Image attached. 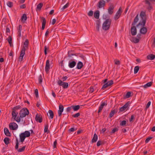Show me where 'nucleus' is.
Here are the masks:
<instances>
[{
	"mask_svg": "<svg viewBox=\"0 0 155 155\" xmlns=\"http://www.w3.org/2000/svg\"><path fill=\"white\" fill-rule=\"evenodd\" d=\"M140 16L139 23L137 26L138 28H140V33L142 34H144L146 33L147 31V28L144 27L146 20L145 12L143 11L141 12L140 13Z\"/></svg>",
	"mask_w": 155,
	"mask_h": 155,
	"instance_id": "obj_1",
	"label": "nucleus"
},
{
	"mask_svg": "<svg viewBox=\"0 0 155 155\" xmlns=\"http://www.w3.org/2000/svg\"><path fill=\"white\" fill-rule=\"evenodd\" d=\"M28 39L25 40L23 43V46L21 52V54L19 58V61H22L23 57L25 54V50L27 49L28 46Z\"/></svg>",
	"mask_w": 155,
	"mask_h": 155,
	"instance_id": "obj_2",
	"label": "nucleus"
},
{
	"mask_svg": "<svg viewBox=\"0 0 155 155\" xmlns=\"http://www.w3.org/2000/svg\"><path fill=\"white\" fill-rule=\"evenodd\" d=\"M30 135V133L28 131H26L24 132L21 133L19 135L20 141L21 142H23L25 138L29 137Z\"/></svg>",
	"mask_w": 155,
	"mask_h": 155,
	"instance_id": "obj_3",
	"label": "nucleus"
},
{
	"mask_svg": "<svg viewBox=\"0 0 155 155\" xmlns=\"http://www.w3.org/2000/svg\"><path fill=\"white\" fill-rule=\"evenodd\" d=\"M111 20L110 19L106 20L102 24V28L104 30L109 29L111 23Z\"/></svg>",
	"mask_w": 155,
	"mask_h": 155,
	"instance_id": "obj_4",
	"label": "nucleus"
},
{
	"mask_svg": "<svg viewBox=\"0 0 155 155\" xmlns=\"http://www.w3.org/2000/svg\"><path fill=\"white\" fill-rule=\"evenodd\" d=\"M29 114V112L28 110L26 108H23L20 110L19 112L20 117V118L25 117Z\"/></svg>",
	"mask_w": 155,
	"mask_h": 155,
	"instance_id": "obj_5",
	"label": "nucleus"
},
{
	"mask_svg": "<svg viewBox=\"0 0 155 155\" xmlns=\"http://www.w3.org/2000/svg\"><path fill=\"white\" fill-rule=\"evenodd\" d=\"M12 118H14V120H15L18 122H19L20 121V117H17V116L18 114V113L17 112L13 110L12 112Z\"/></svg>",
	"mask_w": 155,
	"mask_h": 155,
	"instance_id": "obj_6",
	"label": "nucleus"
},
{
	"mask_svg": "<svg viewBox=\"0 0 155 155\" xmlns=\"http://www.w3.org/2000/svg\"><path fill=\"white\" fill-rule=\"evenodd\" d=\"M58 84L60 86H62L64 89L67 88L68 87V83L63 82L61 80H59L58 81Z\"/></svg>",
	"mask_w": 155,
	"mask_h": 155,
	"instance_id": "obj_7",
	"label": "nucleus"
},
{
	"mask_svg": "<svg viewBox=\"0 0 155 155\" xmlns=\"http://www.w3.org/2000/svg\"><path fill=\"white\" fill-rule=\"evenodd\" d=\"M122 12V8L120 7L114 15V19L115 20H117L120 17Z\"/></svg>",
	"mask_w": 155,
	"mask_h": 155,
	"instance_id": "obj_8",
	"label": "nucleus"
},
{
	"mask_svg": "<svg viewBox=\"0 0 155 155\" xmlns=\"http://www.w3.org/2000/svg\"><path fill=\"white\" fill-rule=\"evenodd\" d=\"M153 1L155 2V0H146L145 1L146 6L148 10H150L152 8L151 3Z\"/></svg>",
	"mask_w": 155,
	"mask_h": 155,
	"instance_id": "obj_9",
	"label": "nucleus"
},
{
	"mask_svg": "<svg viewBox=\"0 0 155 155\" xmlns=\"http://www.w3.org/2000/svg\"><path fill=\"white\" fill-rule=\"evenodd\" d=\"M9 127L10 129L13 130H15L17 129L18 125L15 123L13 122L10 123Z\"/></svg>",
	"mask_w": 155,
	"mask_h": 155,
	"instance_id": "obj_10",
	"label": "nucleus"
},
{
	"mask_svg": "<svg viewBox=\"0 0 155 155\" xmlns=\"http://www.w3.org/2000/svg\"><path fill=\"white\" fill-rule=\"evenodd\" d=\"M113 84V80H111L108 81L103 86L101 89L104 90L106 88H107L109 86H111Z\"/></svg>",
	"mask_w": 155,
	"mask_h": 155,
	"instance_id": "obj_11",
	"label": "nucleus"
},
{
	"mask_svg": "<svg viewBox=\"0 0 155 155\" xmlns=\"http://www.w3.org/2000/svg\"><path fill=\"white\" fill-rule=\"evenodd\" d=\"M50 61L49 60H47L45 67V71L47 73H48L50 69Z\"/></svg>",
	"mask_w": 155,
	"mask_h": 155,
	"instance_id": "obj_12",
	"label": "nucleus"
},
{
	"mask_svg": "<svg viewBox=\"0 0 155 155\" xmlns=\"http://www.w3.org/2000/svg\"><path fill=\"white\" fill-rule=\"evenodd\" d=\"M107 105V103L106 102H102L101 104L99 107V109L98 110V112H100L103 108L104 106H106Z\"/></svg>",
	"mask_w": 155,
	"mask_h": 155,
	"instance_id": "obj_13",
	"label": "nucleus"
},
{
	"mask_svg": "<svg viewBox=\"0 0 155 155\" xmlns=\"http://www.w3.org/2000/svg\"><path fill=\"white\" fill-rule=\"evenodd\" d=\"M35 119L37 122H39V123H41L42 121L41 116L39 114H36Z\"/></svg>",
	"mask_w": 155,
	"mask_h": 155,
	"instance_id": "obj_14",
	"label": "nucleus"
},
{
	"mask_svg": "<svg viewBox=\"0 0 155 155\" xmlns=\"http://www.w3.org/2000/svg\"><path fill=\"white\" fill-rule=\"evenodd\" d=\"M129 104V102L126 103L124 106L121 107L120 109V110L121 111H123L127 109V108L128 107Z\"/></svg>",
	"mask_w": 155,
	"mask_h": 155,
	"instance_id": "obj_15",
	"label": "nucleus"
},
{
	"mask_svg": "<svg viewBox=\"0 0 155 155\" xmlns=\"http://www.w3.org/2000/svg\"><path fill=\"white\" fill-rule=\"evenodd\" d=\"M64 110V107L63 106L61 105H60L59 106V109L58 110V114L59 116H61L62 113L63 112Z\"/></svg>",
	"mask_w": 155,
	"mask_h": 155,
	"instance_id": "obj_16",
	"label": "nucleus"
},
{
	"mask_svg": "<svg viewBox=\"0 0 155 155\" xmlns=\"http://www.w3.org/2000/svg\"><path fill=\"white\" fill-rule=\"evenodd\" d=\"M131 33L133 35H135L137 34V29L135 26L132 27L131 29Z\"/></svg>",
	"mask_w": 155,
	"mask_h": 155,
	"instance_id": "obj_17",
	"label": "nucleus"
},
{
	"mask_svg": "<svg viewBox=\"0 0 155 155\" xmlns=\"http://www.w3.org/2000/svg\"><path fill=\"white\" fill-rule=\"evenodd\" d=\"M76 64V63L74 61L69 62L68 63V66L70 68H74Z\"/></svg>",
	"mask_w": 155,
	"mask_h": 155,
	"instance_id": "obj_18",
	"label": "nucleus"
},
{
	"mask_svg": "<svg viewBox=\"0 0 155 155\" xmlns=\"http://www.w3.org/2000/svg\"><path fill=\"white\" fill-rule=\"evenodd\" d=\"M105 5V2L104 0H101L99 2L98 7L99 8H102Z\"/></svg>",
	"mask_w": 155,
	"mask_h": 155,
	"instance_id": "obj_19",
	"label": "nucleus"
},
{
	"mask_svg": "<svg viewBox=\"0 0 155 155\" xmlns=\"http://www.w3.org/2000/svg\"><path fill=\"white\" fill-rule=\"evenodd\" d=\"M130 40L133 42L135 43H138L139 41V39L135 37H132L130 39Z\"/></svg>",
	"mask_w": 155,
	"mask_h": 155,
	"instance_id": "obj_20",
	"label": "nucleus"
},
{
	"mask_svg": "<svg viewBox=\"0 0 155 155\" xmlns=\"http://www.w3.org/2000/svg\"><path fill=\"white\" fill-rule=\"evenodd\" d=\"M114 7L113 6H111L109 8L108 10L109 14L111 15L113 14L114 12Z\"/></svg>",
	"mask_w": 155,
	"mask_h": 155,
	"instance_id": "obj_21",
	"label": "nucleus"
},
{
	"mask_svg": "<svg viewBox=\"0 0 155 155\" xmlns=\"http://www.w3.org/2000/svg\"><path fill=\"white\" fill-rule=\"evenodd\" d=\"M147 58L148 60H153L155 58V55L153 54H150L147 56Z\"/></svg>",
	"mask_w": 155,
	"mask_h": 155,
	"instance_id": "obj_22",
	"label": "nucleus"
},
{
	"mask_svg": "<svg viewBox=\"0 0 155 155\" xmlns=\"http://www.w3.org/2000/svg\"><path fill=\"white\" fill-rule=\"evenodd\" d=\"M99 11L98 10L96 11L94 13V17L96 19L99 18Z\"/></svg>",
	"mask_w": 155,
	"mask_h": 155,
	"instance_id": "obj_23",
	"label": "nucleus"
},
{
	"mask_svg": "<svg viewBox=\"0 0 155 155\" xmlns=\"http://www.w3.org/2000/svg\"><path fill=\"white\" fill-rule=\"evenodd\" d=\"M4 132L5 134L7 136H10V133L9 132L8 130L6 128H5L4 129Z\"/></svg>",
	"mask_w": 155,
	"mask_h": 155,
	"instance_id": "obj_24",
	"label": "nucleus"
},
{
	"mask_svg": "<svg viewBox=\"0 0 155 155\" xmlns=\"http://www.w3.org/2000/svg\"><path fill=\"white\" fill-rule=\"evenodd\" d=\"M46 23V21L45 19L44 18H43L41 28L42 30H44V29L45 27Z\"/></svg>",
	"mask_w": 155,
	"mask_h": 155,
	"instance_id": "obj_25",
	"label": "nucleus"
},
{
	"mask_svg": "<svg viewBox=\"0 0 155 155\" xmlns=\"http://www.w3.org/2000/svg\"><path fill=\"white\" fill-rule=\"evenodd\" d=\"M152 83L151 82H149L145 84L144 85L142 86L141 87H143L145 88H147L148 87H150L151 86Z\"/></svg>",
	"mask_w": 155,
	"mask_h": 155,
	"instance_id": "obj_26",
	"label": "nucleus"
},
{
	"mask_svg": "<svg viewBox=\"0 0 155 155\" xmlns=\"http://www.w3.org/2000/svg\"><path fill=\"white\" fill-rule=\"evenodd\" d=\"M83 64L81 61H79L77 64V68L78 69H81L83 67Z\"/></svg>",
	"mask_w": 155,
	"mask_h": 155,
	"instance_id": "obj_27",
	"label": "nucleus"
},
{
	"mask_svg": "<svg viewBox=\"0 0 155 155\" xmlns=\"http://www.w3.org/2000/svg\"><path fill=\"white\" fill-rule=\"evenodd\" d=\"M48 113L49 114V118L51 119L53 118L54 117V113L52 110H49L48 111Z\"/></svg>",
	"mask_w": 155,
	"mask_h": 155,
	"instance_id": "obj_28",
	"label": "nucleus"
},
{
	"mask_svg": "<svg viewBox=\"0 0 155 155\" xmlns=\"http://www.w3.org/2000/svg\"><path fill=\"white\" fill-rule=\"evenodd\" d=\"M97 135L95 134H94V137L92 138V142L93 143L94 142H95L97 141Z\"/></svg>",
	"mask_w": 155,
	"mask_h": 155,
	"instance_id": "obj_29",
	"label": "nucleus"
},
{
	"mask_svg": "<svg viewBox=\"0 0 155 155\" xmlns=\"http://www.w3.org/2000/svg\"><path fill=\"white\" fill-rule=\"evenodd\" d=\"M80 107L79 105L72 106V108L74 111H77L80 108Z\"/></svg>",
	"mask_w": 155,
	"mask_h": 155,
	"instance_id": "obj_30",
	"label": "nucleus"
},
{
	"mask_svg": "<svg viewBox=\"0 0 155 155\" xmlns=\"http://www.w3.org/2000/svg\"><path fill=\"white\" fill-rule=\"evenodd\" d=\"M101 24V22L99 20H97L96 22V27L98 31H99L100 25Z\"/></svg>",
	"mask_w": 155,
	"mask_h": 155,
	"instance_id": "obj_31",
	"label": "nucleus"
},
{
	"mask_svg": "<svg viewBox=\"0 0 155 155\" xmlns=\"http://www.w3.org/2000/svg\"><path fill=\"white\" fill-rule=\"evenodd\" d=\"M27 19V15L25 14H24L21 18V21L23 22H25Z\"/></svg>",
	"mask_w": 155,
	"mask_h": 155,
	"instance_id": "obj_32",
	"label": "nucleus"
},
{
	"mask_svg": "<svg viewBox=\"0 0 155 155\" xmlns=\"http://www.w3.org/2000/svg\"><path fill=\"white\" fill-rule=\"evenodd\" d=\"M138 16V15H137L136 16V17L135 18L134 20V22L132 24V25H135L138 22V21L139 20Z\"/></svg>",
	"mask_w": 155,
	"mask_h": 155,
	"instance_id": "obj_33",
	"label": "nucleus"
},
{
	"mask_svg": "<svg viewBox=\"0 0 155 155\" xmlns=\"http://www.w3.org/2000/svg\"><path fill=\"white\" fill-rule=\"evenodd\" d=\"M43 6V4L42 3H40L37 5L36 10H40Z\"/></svg>",
	"mask_w": 155,
	"mask_h": 155,
	"instance_id": "obj_34",
	"label": "nucleus"
},
{
	"mask_svg": "<svg viewBox=\"0 0 155 155\" xmlns=\"http://www.w3.org/2000/svg\"><path fill=\"white\" fill-rule=\"evenodd\" d=\"M9 138L8 137L5 138L4 140V141L6 145L8 144L9 143Z\"/></svg>",
	"mask_w": 155,
	"mask_h": 155,
	"instance_id": "obj_35",
	"label": "nucleus"
},
{
	"mask_svg": "<svg viewBox=\"0 0 155 155\" xmlns=\"http://www.w3.org/2000/svg\"><path fill=\"white\" fill-rule=\"evenodd\" d=\"M48 124L45 125L44 130V132L47 133H48L49 132V131L48 130Z\"/></svg>",
	"mask_w": 155,
	"mask_h": 155,
	"instance_id": "obj_36",
	"label": "nucleus"
},
{
	"mask_svg": "<svg viewBox=\"0 0 155 155\" xmlns=\"http://www.w3.org/2000/svg\"><path fill=\"white\" fill-rule=\"evenodd\" d=\"M69 6V4L68 3L66 5L63 6V7L61 9V11H63L66 8H67Z\"/></svg>",
	"mask_w": 155,
	"mask_h": 155,
	"instance_id": "obj_37",
	"label": "nucleus"
},
{
	"mask_svg": "<svg viewBox=\"0 0 155 155\" xmlns=\"http://www.w3.org/2000/svg\"><path fill=\"white\" fill-rule=\"evenodd\" d=\"M139 69V67L138 66H136L134 68V73L136 74L138 72Z\"/></svg>",
	"mask_w": 155,
	"mask_h": 155,
	"instance_id": "obj_38",
	"label": "nucleus"
},
{
	"mask_svg": "<svg viewBox=\"0 0 155 155\" xmlns=\"http://www.w3.org/2000/svg\"><path fill=\"white\" fill-rule=\"evenodd\" d=\"M131 93L130 92H127L125 95V97L126 98H129L131 96Z\"/></svg>",
	"mask_w": 155,
	"mask_h": 155,
	"instance_id": "obj_39",
	"label": "nucleus"
},
{
	"mask_svg": "<svg viewBox=\"0 0 155 155\" xmlns=\"http://www.w3.org/2000/svg\"><path fill=\"white\" fill-rule=\"evenodd\" d=\"M13 3L11 2H8L7 3V5L8 6L11 8L13 6Z\"/></svg>",
	"mask_w": 155,
	"mask_h": 155,
	"instance_id": "obj_40",
	"label": "nucleus"
},
{
	"mask_svg": "<svg viewBox=\"0 0 155 155\" xmlns=\"http://www.w3.org/2000/svg\"><path fill=\"white\" fill-rule=\"evenodd\" d=\"M115 112V110H112L110 114V118L112 117Z\"/></svg>",
	"mask_w": 155,
	"mask_h": 155,
	"instance_id": "obj_41",
	"label": "nucleus"
},
{
	"mask_svg": "<svg viewBox=\"0 0 155 155\" xmlns=\"http://www.w3.org/2000/svg\"><path fill=\"white\" fill-rule=\"evenodd\" d=\"M93 12L92 10L88 12L87 15L89 16H93Z\"/></svg>",
	"mask_w": 155,
	"mask_h": 155,
	"instance_id": "obj_42",
	"label": "nucleus"
},
{
	"mask_svg": "<svg viewBox=\"0 0 155 155\" xmlns=\"http://www.w3.org/2000/svg\"><path fill=\"white\" fill-rule=\"evenodd\" d=\"M21 108V107L20 106H18L15 107L13 108V110L16 111V110H17Z\"/></svg>",
	"mask_w": 155,
	"mask_h": 155,
	"instance_id": "obj_43",
	"label": "nucleus"
},
{
	"mask_svg": "<svg viewBox=\"0 0 155 155\" xmlns=\"http://www.w3.org/2000/svg\"><path fill=\"white\" fill-rule=\"evenodd\" d=\"M8 42L10 44V45L11 46L12 44V38L10 37H9L8 38Z\"/></svg>",
	"mask_w": 155,
	"mask_h": 155,
	"instance_id": "obj_44",
	"label": "nucleus"
},
{
	"mask_svg": "<svg viewBox=\"0 0 155 155\" xmlns=\"http://www.w3.org/2000/svg\"><path fill=\"white\" fill-rule=\"evenodd\" d=\"M38 79L39 83L40 84L41 83L42 81V79L41 75H40L39 76Z\"/></svg>",
	"mask_w": 155,
	"mask_h": 155,
	"instance_id": "obj_45",
	"label": "nucleus"
},
{
	"mask_svg": "<svg viewBox=\"0 0 155 155\" xmlns=\"http://www.w3.org/2000/svg\"><path fill=\"white\" fill-rule=\"evenodd\" d=\"M80 115V113H77L75 114H73L72 115V117L74 118H76L78 117Z\"/></svg>",
	"mask_w": 155,
	"mask_h": 155,
	"instance_id": "obj_46",
	"label": "nucleus"
},
{
	"mask_svg": "<svg viewBox=\"0 0 155 155\" xmlns=\"http://www.w3.org/2000/svg\"><path fill=\"white\" fill-rule=\"evenodd\" d=\"M127 124V121L126 120H123L121 121L120 124V125L121 126H124Z\"/></svg>",
	"mask_w": 155,
	"mask_h": 155,
	"instance_id": "obj_47",
	"label": "nucleus"
},
{
	"mask_svg": "<svg viewBox=\"0 0 155 155\" xmlns=\"http://www.w3.org/2000/svg\"><path fill=\"white\" fill-rule=\"evenodd\" d=\"M44 49L45 54V55H46L47 54V50H48V48L46 47V46H45L44 47Z\"/></svg>",
	"mask_w": 155,
	"mask_h": 155,
	"instance_id": "obj_48",
	"label": "nucleus"
},
{
	"mask_svg": "<svg viewBox=\"0 0 155 155\" xmlns=\"http://www.w3.org/2000/svg\"><path fill=\"white\" fill-rule=\"evenodd\" d=\"M25 147H23L22 148H20L18 150V151L19 152L23 151L25 149Z\"/></svg>",
	"mask_w": 155,
	"mask_h": 155,
	"instance_id": "obj_49",
	"label": "nucleus"
},
{
	"mask_svg": "<svg viewBox=\"0 0 155 155\" xmlns=\"http://www.w3.org/2000/svg\"><path fill=\"white\" fill-rule=\"evenodd\" d=\"M115 64L117 65L120 64V61L118 60L115 59L114 60Z\"/></svg>",
	"mask_w": 155,
	"mask_h": 155,
	"instance_id": "obj_50",
	"label": "nucleus"
},
{
	"mask_svg": "<svg viewBox=\"0 0 155 155\" xmlns=\"http://www.w3.org/2000/svg\"><path fill=\"white\" fill-rule=\"evenodd\" d=\"M57 144V141L56 140L54 142V143L53 145V147L54 148H56V145Z\"/></svg>",
	"mask_w": 155,
	"mask_h": 155,
	"instance_id": "obj_51",
	"label": "nucleus"
},
{
	"mask_svg": "<svg viewBox=\"0 0 155 155\" xmlns=\"http://www.w3.org/2000/svg\"><path fill=\"white\" fill-rule=\"evenodd\" d=\"M117 130H118V129L117 128L115 127V128H114L113 129L111 133H114L116 131H117Z\"/></svg>",
	"mask_w": 155,
	"mask_h": 155,
	"instance_id": "obj_52",
	"label": "nucleus"
},
{
	"mask_svg": "<svg viewBox=\"0 0 155 155\" xmlns=\"http://www.w3.org/2000/svg\"><path fill=\"white\" fill-rule=\"evenodd\" d=\"M152 138V137H150L147 138L145 140V142L146 143H147Z\"/></svg>",
	"mask_w": 155,
	"mask_h": 155,
	"instance_id": "obj_53",
	"label": "nucleus"
},
{
	"mask_svg": "<svg viewBox=\"0 0 155 155\" xmlns=\"http://www.w3.org/2000/svg\"><path fill=\"white\" fill-rule=\"evenodd\" d=\"M18 142L17 139H16V144L15 146V148L16 149H18Z\"/></svg>",
	"mask_w": 155,
	"mask_h": 155,
	"instance_id": "obj_54",
	"label": "nucleus"
},
{
	"mask_svg": "<svg viewBox=\"0 0 155 155\" xmlns=\"http://www.w3.org/2000/svg\"><path fill=\"white\" fill-rule=\"evenodd\" d=\"M22 29V26L21 25H19L18 27V32H21Z\"/></svg>",
	"mask_w": 155,
	"mask_h": 155,
	"instance_id": "obj_55",
	"label": "nucleus"
},
{
	"mask_svg": "<svg viewBox=\"0 0 155 155\" xmlns=\"http://www.w3.org/2000/svg\"><path fill=\"white\" fill-rule=\"evenodd\" d=\"M35 93L36 97H38V91L37 89L35 90Z\"/></svg>",
	"mask_w": 155,
	"mask_h": 155,
	"instance_id": "obj_56",
	"label": "nucleus"
},
{
	"mask_svg": "<svg viewBox=\"0 0 155 155\" xmlns=\"http://www.w3.org/2000/svg\"><path fill=\"white\" fill-rule=\"evenodd\" d=\"M94 91V89L92 87H91L89 89V92L92 93Z\"/></svg>",
	"mask_w": 155,
	"mask_h": 155,
	"instance_id": "obj_57",
	"label": "nucleus"
},
{
	"mask_svg": "<svg viewBox=\"0 0 155 155\" xmlns=\"http://www.w3.org/2000/svg\"><path fill=\"white\" fill-rule=\"evenodd\" d=\"M68 78V77L67 76H64L62 77V81H65Z\"/></svg>",
	"mask_w": 155,
	"mask_h": 155,
	"instance_id": "obj_58",
	"label": "nucleus"
},
{
	"mask_svg": "<svg viewBox=\"0 0 155 155\" xmlns=\"http://www.w3.org/2000/svg\"><path fill=\"white\" fill-rule=\"evenodd\" d=\"M150 104H151V102L150 101L148 102L146 105V108H149V107H150Z\"/></svg>",
	"mask_w": 155,
	"mask_h": 155,
	"instance_id": "obj_59",
	"label": "nucleus"
},
{
	"mask_svg": "<svg viewBox=\"0 0 155 155\" xmlns=\"http://www.w3.org/2000/svg\"><path fill=\"white\" fill-rule=\"evenodd\" d=\"M72 109V106H71L70 107H68L67 109V111L68 112H69Z\"/></svg>",
	"mask_w": 155,
	"mask_h": 155,
	"instance_id": "obj_60",
	"label": "nucleus"
},
{
	"mask_svg": "<svg viewBox=\"0 0 155 155\" xmlns=\"http://www.w3.org/2000/svg\"><path fill=\"white\" fill-rule=\"evenodd\" d=\"M76 129L74 128H71L69 129V131L70 132H74L76 130Z\"/></svg>",
	"mask_w": 155,
	"mask_h": 155,
	"instance_id": "obj_61",
	"label": "nucleus"
},
{
	"mask_svg": "<svg viewBox=\"0 0 155 155\" xmlns=\"http://www.w3.org/2000/svg\"><path fill=\"white\" fill-rule=\"evenodd\" d=\"M56 20L55 19H53L52 20V21L51 22V24L52 25H54L55 23L56 22Z\"/></svg>",
	"mask_w": 155,
	"mask_h": 155,
	"instance_id": "obj_62",
	"label": "nucleus"
},
{
	"mask_svg": "<svg viewBox=\"0 0 155 155\" xmlns=\"http://www.w3.org/2000/svg\"><path fill=\"white\" fill-rule=\"evenodd\" d=\"M102 142L101 141H99L97 143V146H99L101 144Z\"/></svg>",
	"mask_w": 155,
	"mask_h": 155,
	"instance_id": "obj_63",
	"label": "nucleus"
},
{
	"mask_svg": "<svg viewBox=\"0 0 155 155\" xmlns=\"http://www.w3.org/2000/svg\"><path fill=\"white\" fill-rule=\"evenodd\" d=\"M134 119V116H133V115L131 116V118H130L129 119L130 121V122L132 121Z\"/></svg>",
	"mask_w": 155,
	"mask_h": 155,
	"instance_id": "obj_64",
	"label": "nucleus"
}]
</instances>
